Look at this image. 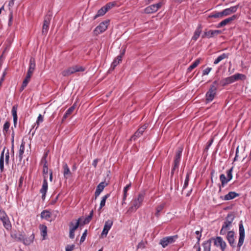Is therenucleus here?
Returning a JSON list of instances; mask_svg holds the SVG:
<instances>
[{
	"mask_svg": "<svg viewBox=\"0 0 251 251\" xmlns=\"http://www.w3.org/2000/svg\"><path fill=\"white\" fill-rule=\"evenodd\" d=\"M98 159H95L93 163H92V165H93V166L95 167V168H96L97 166V164H98Z\"/></svg>",
	"mask_w": 251,
	"mask_h": 251,
	"instance_id": "774afa93",
	"label": "nucleus"
},
{
	"mask_svg": "<svg viewBox=\"0 0 251 251\" xmlns=\"http://www.w3.org/2000/svg\"><path fill=\"white\" fill-rule=\"evenodd\" d=\"M203 247V251H210L211 250V242L209 240L206 241L202 244Z\"/></svg>",
	"mask_w": 251,
	"mask_h": 251,
	"instance_id": "f704fd0d",
	"label": "nucleus"
},
{
	"mask_svg": "<svg viewBox=\"0 0 251 251\" xmlns=\"http://www.w3.org/2000/svg\"><path fill=\"white\" fill-rule=\"evenodd\" d=\"M200 63V59H196L188 68V71L190 72L195 68Z\"/></svg>",
	"mask_w": 251,
	"mask_h": 251,
	"instance_id": "4c0bfd02",
	"label": "nucleus"
},
{
	"mask_svg": "<svg viewBox=\"0 0 251 251\" xmlns=\"http://www.w3.org/2000/svg\"><path fill=\"white\" fill-rule=\"evenodd\" d=\"M238 7V6L236 5L226 8L222 11V13L224 14V16L229 15L232 13H235L237 10Z\"/></svg>",
	"mask_w": 251,
	"mask_h": 251,
	"instance_id": "dca6fc26",
	"label": "nucleus"
},
{
	"mask_svg": "<svg viewBox=\"0 0 251 251\" xmlns=\"http://www.w3.org/2000/svg\"><path fill=\"white\" fill-rule=\"evenodd\" d=\"M41 217L42 218L49 221L51 217V213L48 210H44L41 213Z\"/></svg>",
	"mask_w": 251,
	"mask_h": 251,
	"instance_id": "2f4dec72",
	"label": "nucleus"
},
{
	"mask_svg": "<svg viewBox=\"0 0 251 251\" xmlns=\"http://www.w3.org/2000/svg\"><path fill=\"white\" fill-rule=\"evenodd\" d=\"M87 230L86 229V230H85V231H84V232L82 234V235L81 237L80 240V243H83L85 241V240L86 239V237L87 236Z\"/></svg>",
	"mask_w": 251,
	"mask_h": 251,
	"instance_id": "5fc2aeb1",
	"label": "nucleus"
},
{
	"mask_svg": "<svg viewBox=\"0 0 251 251\" xmlns=\"http://www.w3.org/2000/svg\"><path fill=\"white\" fill-rule=\"evenodd\" d=\"M69 237L71 239H73L75 237V231L70 229Z\"/></svg>",
	"mask_w": 251,
	"mask_h": 251,
	"instance_id": "0e129e2a",
	"label": "nucleus"
},
{
	"mask_svg": "<svg viewBox=\"0 0 251 251\" xmlns=\"http://www.w3.org/2000/svg\"><path fill=\"white\" fill-rule=\"evenodd\" d=\"M222 33L220 30H210L204 32L203 34L202 35V38H204L207 37L208 38H212L214 36H217Z\"/></svg>",
	"mask_w": 251,
	"mask_h": 251,
	"instance_id": "1a4fd4ad",
	"label": "nucleus"
},
{
	"mask_svg": "<svg viewBox=\"0 0 251 251\" xmlns=\"http://www.w3.org/2000/svg\"><path fill=\"white\" fill-rule=\"evenodd\" d=\"M164 206H165V203H162L160 205H158L156 207V213H155V215L156 216H157V217L159 216L160 212H161L162 210V209L164 207Z\"/></svg>",
	"mask_w": 251,
	"mask_h": 251,
	"instance_id": "c03bdc74",
	"label": "nucleus"
},
{
	"mask_svg": "<svg viewBox=\"0 0 251 251\" xmlns=\"http://www.w3.org/2000/svg\"><path fill=\"white\" fill-rule=\"evenodd\" d=\"M106 13L104 7H102L98 11L97 14L94 17V19H96L98 17L104 15Z\"/></svg>",
	"mask_w": 251,
	"mask_h": 251,
	"instance_id": "72a5a7b5",
	"label": "nucleus"
},
{
	"mask_svg": "<svg viewBox=\"0 0 251 251\" xmlns=\"http://www.w3.org/2000/svg\"><path fill=\"white\" fill-rule=\"evenodd\" d=\"M224 16V14L222 13V11L220 12H217L215 13L214 14L212 15L210 17L212 18H219V17H222Z\"/></svg>",
	"mask_w": 251,
	"mask_h": 251,
	"instance_id": "864d4df0",
	"label": "nucleus"
},
{
	"mask_svg": "<svg viewBox=\"0 0 251 251\" xmlns=\"http://www.w3.org/2000/svg\"><path fill=\"white\" fill-rule=\"evenodd\" d=\"M93 216V210H92L90 213L89 215L86 217V218L84 219L83 221L84 224H88L90 222V221L91 220L92 217Z\"/></svg>",
	"mask_w": 251,
	"mask_h": 251,
	"instance_id": "79ce46f5",
	"label": "nucleus"
},
{
	"mask_svg": "<svg viewBox=\"0 0 251 251\" xmlns=\"http://www.w3.org/2000/svg\"><path fill=\"white\" fill-rule=\"evenodd\" d=\"M162 5L161 2H158L156 4H152L147 7L144 9V12L146 14H151L156 12L159 8Z\"/></svg>",
	"mask_w": 251,
	"mask_h": 251,
	"instance_id": "7ed1b4c3",
	"label": "nucleus"
},
{
	"mask_svg": "<svg viewBox=\"0 0 251 251\" xmlns=\"http://www.w3.org/2000/svg\"><path fill=\"white\" fill-rule=\"evenodd\" d=\"M35 59L33 58H31L30 59L29 61V68L27 71V73L31 74L32 75L35 68Z\"/></svg>",
	"mask_w": 251,
	"mask_h": 251,
	"instance_id": "5701e85b",
	"label": "nucleus"
},
{
	"mask_svg": "<svg viewBox=\"0 0 251 251\" xmlns=\"http://www.w3.org/2000/svg\"><path fill=\"white\" fill-rule=\"evenodd\" d=\"M61 74L63 76H69L73 74H72V72H71L70 68L69 67L68 69L63 71L61 73Z\"/></svg>",
	"mask_w": 251,
	"mask_h": 251,
	"instance_id": "49530a36",
	"label": "nucleus"
},
{
	"mask_svg": "<svg viewBox=\"0 0 251 251\" xmlns=\"http://www.w3.org/2000/svg\"><path fill=\"white\" fill-rule=\"evenodd\" d=\"M40 229L41 235L43 236V239H45L46 236L47 235V227L45 225H40Z\"/></svg>",
	"mask_w": 251,
	"mask_h": 251,
	"instance_id": "473e14b6",
	"label": "nucleus"
},
{
	"mask_svg": "<svg viewBox=\"0 0 251 251\" xmlns=\"http://www.w3.org/2000/svg\"><path fill=\"white\" fill-rule=\"evenodd\" d=\"M234 219V216L232 214H228L224 222L231 225V223H232Z\"/></svg>",
	"mask_w": 251,
	"mask_h": 251,
	"instance_id": "e433bc0d",
	"label": "nucleus"
},
{
	"mask_svg": "<svg viewBox=\"0 0 251 251\" xmlns=\"http://www.w3.org/2000/svg\"><path fill=\"white\" fill-rule=\"evenodd\" d=\"M239 238L238 243V247L240 248L244 242L245 238V230L242 221L239 223Z\"/></svg>",
	"mask_w": 251,
	"mask_h": 251,
	"instance_id": "39448f33",
	"label": "nucleus"
},
{
	"mask_svg": "<svg viewBox=\"0 0 251 251\" xmlns=\"http://www.w3.org/2000/svg\"><path fill=\"white\" fill-rule=\"evenodd\" d=\"M110 196L109 194H107L104 196L101 200L100 203V208H101L102 207H103L105 204V201L106 199Z\"/></svg>",
	"mask_w": 251,
	"mask_h": 251,
	"instance_id": "37998d69",
	"label": "nucleus"
},
{
	"mask_svg": "<svg viewBox=\"0 0 251 251\" xmlns=\"http://www.w3.org/2000/svg\"><path fill=\"white\" fill-rule=\"evenodd\" d=\"M75 109V105L70 107L65 112L62 118V120L64 121L67 119L68 116L71 115Z\"/></svg>",
	"mask_w": 251,
	"mask_h": 251,
	"instance_id": "7c9ffc66",
	"label": "nucleus"
},
{
	"mask_svg": "<svg viewBox=\"0 0 251 251\" xmlns=\"http://www.w3.org/2000/svg\"><path fill=\"white\" fill-rule=\"evenodd\" d=\"M31 75L32 74L27 73L25 79L24 80L22 86L20 88V91H22L25 89V88L27 86L28 83L29 82L30 79Z\"/></svg>",
	"mask_w": 251,
	"mask_h": 251,
	"instance_id": "b1692460",
	"label": "nucleus"
},
{
	"mask_svg": "<svg viewBox=\"0 0 251 251\" xmlns=\"http://www.w3.org/2000/svg\"><path fill=\"white\" fill-rule=\"evenodd\" d=\"M7 215L5 212L4 211L0 210V220H2V219H4L5 217H6Z\"/></svg>",
	"mask_w": 251,
	"mask_h": 251,
	"instance_id": "052dcab7",
	"label": "nucleus"
},
{
	"mask_svg": "<svg viewBox=\"0 0 251 251\" xmlns=\"http://www.w3.org/2000/svg\"><path fill=\"white\" fill-rule=\"evenodd\" d=\"M1 222H2L3 226L7 229L9 230L11 228V225L10 221L9 220V219L7 216L6 217H5L4 219H2V220H0Z\"/></svg>",
	"mask_w": 251,
	"mask_h": 251,
	"instance_id": "6ab92c4d",
	"label": "nucleus"
},
{
	"mask_svg": "<svg viewBox=\"0 0 251 251\" xmlns=\"http://www.w3.org/2000/svg\"><path fill=\"white\" fill-rule=\"evenodd\" d=\"M10 127V123L8 122L5 123L3 126V133L4 135H6V133L8 132Z\"/></svg>",
	"mask_w": 251,
	"mask_h": 251,
	"instance_id": "a18cd8bd",
	"label": "nucleus"
},
{
	"mask_svg": "<svg viewBox=\"0 0 251 251\" xmlns=\"http://www.w3.org/2000/svg\"><path fill=\"white\" fill-rule=\"evenodd\" d=\"M189 175H188V174H187L186 176V177L185 178L184 183V185L183 186V189H185L187 187V186L188 185V183H189Z\"/></svg>",
	"mask_w": 251,
	"mask_h": 251,
	"instance_id": "6e6d98bb",
	"label": "nucleus"
},
{
	"mask_svg": "<svg viewBox=\"0 0 251 251\" xmlns=\"http://www.w3.org/2000/svg\"><path fill=\"white\" fill-rule=\"evenodd\" d=\"M48 188V182H47V176H45V179H44L43 183L42 188L40 190V193L42 194V198L44 199L46 196V192Z\"/></svg>",
	"mask_w": 251,
	"mask_h": 251,
	"instance_id": "9b49d317",
	"label": "nucleus"
},
{
	"mask_svg": "<svg viewBox=\"0 0 251 251\" xmlns=\"http://www.w3.org/2000/svg\"><path fill=\"white\" fill-rule=\"evenodd\" d=\"M239 194L235 192H230L225 195L224 200L226 201L232 200L238 196Z\"/></svg>",
	"mask_w": 251,
	"mask_h": 251,
	"instance_id": "cd10ccee",
	"label": "nucleus"
},
{
	"mask_svg": "<svg viewBox=\"0 0 251 251\" xmlns=\"http://www.w3.org/2000/svg\"><path fill=\"white\" fill-rule=\"evenodd\" d=\"M109 21H105L100 23L94 30L95 34L96 35L100 34L104 32L107 28Z\"/></svg>",
	"mask_w": 251,
	"mask_h": 251,
	"instance_id": "20e7f679",
	"label": "nucleus"
},
{
	"mask_svg": "<svg viewBox=\"0 0 251 251\" xmlns=\"http://www.w3.org/2000/svg\"><path fill=\"white\" fill-rule=\"evenodd\" d=\"M25 142L22 141V143L20 147L18 153V158L20 161H21L23 158V154L25 152Z\"/></svg>",
	"mask_w": 251,
	"mask_h": 251,
	"instance_id": "aec40b11",
	"label": "nucleus"
},
{
	"mask_svg": "<svg viewBox=\"0 0 251 251\" xmlns=\"http://www.w3.org/2000/svg\"><path fill=\"white\" fill-rule=\"evenodd\" d=\"M211 70H212L211 68L208 67V68H206L205 69H204L203 71L202 75H208V74L210 73V72L211 71Z\"/></svg>",
	"mask_w": 251,
	"mask_h": 251,
	"instance_id": "bf43d9fd",
	"label": "nucleus"
},
{
	"mask_svg": "<svg viewBox=\"0 0 251 251\" xmlns=\"http://www.w3.org/2000/svg\"><path fill=\"white\" fill-rule=\"evenodd\" d=\"M51 19L50 15H47L45 17L42 28V33L44 35L47 34L48 32Z\"/></svg>",
	"mask_w": 251,
	"mask_h": 251,
	"instance_id": "6e6552de",
	"label": "nucleus"
},
{
	"mask_svg": "<svg viewBox=\"0 0 251 251\" xmlns=\"http://www.w3.org/2000/svg\"><path fill=\"white\" fill-rule=\"evenodd\" d=\"M122 55H118L112 62L111 68L112 70H114V68L122 61Z\"/></svg>",
	"mask_w": 251,
	"mask_h": 251,
	"instance_id": "c756f323",
	"label": "nucleus"
},
{
	"mask_svg": "<svg viewBox=\"0 0 251 251\" xmlns=\"http://www.w3.org/2000/svg\"><path fill=\"white\" fill-rule=\"evenodd\" d=\"M232 170H233V168H231L229 170H227L226 172L227 181H229L232 178Z\"/></svg>",
	"mask_w": 251,
	"mask_h": 251,
	"instance_id": "09e8293b",
	"label": "nucleus"
},
{
	"mask_svg": "<svg viewBox=\"0 0 251 251\" xmlns=\"http://www.w3.org/2000/svg\"><path fill=\"white\" fill-rule=\"evenodd\" d=\"M113 221L111 220H108L105 222L104 228L108 230V231L111 228L112 225H113Z\"/></svg>",
	"mask_w": 251,
	"mask_h": 251,
	"instance_id": "ea45409f",
	"label": "nucleus"
},
{
	"mask_svg": "<svg viewBox=\"0 0 251 251\" xmlns=\"http://www.w3.org/2000/svg\"><path fill=\"white\" fill-rule=\"evenodd\" d=\"M229 56V53H224L219 55L214 61V64H217L224 59H227Z\"/></svg>",
	"mask_w": 251,
	"mask_h": 251,
	"instance_id": "393cba45",
	"label": "nucleus"
},
{
	"mask_svg": "<svg viewBox=\"0 0 251 251\" xmlns=\"http://www.w3.org/2000/svg\"><path fill=\"white\" fill-rule=\"evenodd\" d=\"M231 226V225L224 222L220 230V234L225 235L227 233V231L229 229V227Z\"/></svg>",
	"mask_w": 251,
	"mask_h": 251,
	"instance_id": "bb28decb",
	"label": "nucleus"
},
{
	"mask_svg": "<svg viewBox=\"0 0 251 251\" xmlns=\"http://www.w3.org/2000/svg\"><path fill=\"white\" fill-rule=\"evenodd\" d=\"M234 82L235 81H234V78H233V76L232 75L230 76L227 77L226 78H223V79H222L221 81H220V83L222 86H224L227 85L228 84L232 83Z\"/></svg>",
	"mask_w": 251,
	"mask_h": 251,
	"instance_id": "f3484780",
	"label": "nucleus"
},
{
	"mask_svg": "<svg viewBox=\"0 0 251 251\" xmlns=\"http://www.w3.org/2000/svg\"><path fill=\"white\" fill-rule=\"evenodd\" d=\"M9 151L8 149H7L5 152V164L6 165L9 164Z\"/></svg>",
	"mask_w": 251,
	"mask_h": 251,
	"instance_id": "603ef678",
	"label": "nucleus"
},
{
	"mask_svg": "<svg viewBox=\"0 0 251 251\" xmlns=\"http://www.w3.org/2000/svg\"><path fill=\"white\" fill-rule=\"evenodd\" d=\"M214 244L216 246H220L223 251L226 249V243L221 237H217L216 238Z\"/></svg>",
	"mask_w": 251,
	"mask_h": 251,
	"instance_id": "ddd939ff",
	"label": "nucleus"
},
{
	"mask_svg": "<svg viewBox=\"0 0 251 251\" xmlns=\"http://www.w3.org/2000/svg\"><path fill=\"white\" fill-rule=\"evenodd\" d=\"M79 220L80 219L77 220L75 224H74L73 222H71L70 225V229H72V230L75 231L79 226Z\"/></svg>",
	"mask_w": 251,
	"mask_h": 251,
	"instance_id": "58836bf2",
	"label": "nucleus"
},
{
	"mask_svg": "<svg viewBox=\"0 0 251 251\" xmlns=\"http://www.w3.org/2000/svg\"><path fill=\"white\" fill-rule=\"evenodd\" d=\"M237 18V16L236 15H233L232 16L226 18L222 22H221L217 25V27L219 28L222 26H224L226 25H227L230 22L234 21Z\"/></svg>",
	"mask_w": 251,
	"mask_h": 251,
	"instance_id": "f8f14e48",
	"label": "nucleus"
},
{
	"mask_svg": "<svg viewBox=\"0 0 251 251\" xmlns=\"http://www.w3.org/2000/svg\"><path fill=\"white\" fill-rule=\"evenodd\" d=\"M43 121H44V117L41 114H40L37 118V121L36 122V125H37L36 128H37L39 126L40 124L42 123L43 122Z\"/></svg>",
	"mask_w": 251,
	"mask_h": 251,
	"instance_id": "de8ad7c7",
	"label": "nucleus"
},
{
	"mask_svg": "<svg viewBox=\"0 0 251 251\" xmlns=\"http://www.w3.org/2000/svg\"><path fill=\"white\" fill-rule=\"evenodd\" d=\"M108 230L103 227V230L101 233V236L102 237H106L108 233Z\"/></svg>",
	"mask_w": 251,
	"mask_h": 251,
	"instance_id": "680f3d73",
	"label": "nucleus"
},
{
	"mask_svg": "<svg viewBox=\"0 0 251 251\" xmlns=\"http://www.w3.org/2000/svg\"><path fill=\"white\" fill-rule=\"evenodd\" d=\"M145 193L141 192L133 199L131 202V206L127 210V212L131 213L135 212L142 205V202L144 200Z\"/></svg>",
	"mask_w": 251,
	"mask_h": 251,
	"instance_id": "f257e3e1",
	"label": "nucleus"
},
{
	"mask_svg": "<svg viewBox=\"0 0 251 251\" xmlns=\"http://www.w3.org/2000/svg\"><path fill=\"white\" fill-rule=\"evenodd\" d=\"M220 179L221 181L222 186L224 187L225 184L227 183L229 181H227V178H226L224 174H221L220 176Z\"/></svg>",
	"mask_w": 251,
	"mask_h": 251,
	"instance_id": "a19ab883",
	"label": "nucleus"
},
{
	"mask_svg": "<svg viewBox=\"0 0 251 251\" xmlns=\"http://www.w3.org/2000/svg\"><path fill=\"white\" fill-rule=\"evenodd\" d=\"M147 126L145 125L141 127L138 129V130L143 134V133L144 132L145 130L146 129Z\"/></svg>",
	"mask_w": 251,
	"mask_h": 251,
	"instance_id": "69168bd1",
	"label": "nucleus"
},
{
	"mask_svg": "<svg viewBox=\"0 0 251 251\" xmlns=\"http://www.w3.org/2000/svg\"><path fill=\"white\" fill-rule=\"evenodd\" d=\"M216 91L215 86H210L209 90L206 94V100L207 102L211 101L214 99Z\"/></svg>",
	"mask_w": 251,
	"mask_h": 251,
	"instance_id": "0eeeda50",
	"label": "nucleus"
},
{
	"mask_svg": "<svg viewBox=\"0 0 251 251\" xmlns=\"http://www.w3.org/2000/svg\"><path fill=\"white\" fill-rule=\"evenodd\" d=\"M142 133H141L138 130L134 133V134L131 137V140H135L138 137H140Z\"/></svg>",
	"mask_w": 251,
	"mask_h": 251,
	"instance_id": "3c124183",
	"label": "nucleus"
},
{
	"mask_svg": "<svg viewBox=\"0 0 251 251\" xmlns=\"http://www.w3.org/2000/svg\"><path fill=\"white\" fill-rule=\"evenodd\" d=\"M106 185V184L105 182H101L98 185L95 193V199H97V198L99 196Z\"/></svg>",
	"mask_w": 251,
	"mask_h": 251,
	"instance_id": "2eb2a0df",
	"label": "nucleus"
},
{
	"mask_svg": "<svg viewBox=\"0 0 251 251\" xmlns=\"http://www.w3.org/2000/svg\"><path fill=\"white\" fill-rule=\"evenodd\" d=\"M43 177H44V179H45V176H48V167H43Z\"/></svg>",
	"mask_w": 251,
	"mask_h": 251,
	"instance_id": "4d7b16f0",
	"label": "nucleus"
},
{
	"mask_svg": "<svg viewBox=\"0 0 251 251\" xmlns=\"http://www.w3.org/2000/svg\"><path fill=\"white\" fill-rule=\"evenodd\" d=\"M177 239L178 236L177 235L165 237L160 240L159 244L164 248L168 245L175 242Z\"/></svg>",
	"mask_w": 251,
	"mask_h": 251,
	"instance_id": "f03ea898",
	"label": "nucleus"
},
{
	"mask_svg": "<svg viewBox=\"0 0 251 251\" xmlns=\"http://www.w3.org/2000/svg\"><path fill=\"white\" fill-rule=\"evenodd\" d=\"M75 246L74 245H68L66 247V251H72L74 250Z\"/></svg>",
	"mask_w": 251,
	"mask_h": 251,
	"instance_id": "e2e57ef3",
	"label": "nucleus"
},
{
	"mask_svg": "<svg viewBox=\"0 0 251 251\" xmlns=\"http://www.w3.org/2000/svg\"><path fill=\"white\" fill-rule=\"evenodd\" d=\"M47 154L46 153L42 159V162L43 163V167H48L47 161L46 160Z\"/></svg>",
	"mask_w": 251,
	"mask_h": 251,
	"instance_id": "13d9d810",
	"label": "nucleus"
},
{
	"mask_svg": "<svg viewBox=\"0 0 251 251\" xmlns=\"http://www.w3.org/2000/svg\"><path fill=\"white\" fill-rule=\"evenodd\" d=\"M72 74H74L76 72H84L85 70V68L81 66L75 65L70 67Z\"/></svg>",
	"mask_w": 251,
	"mask_h": 251,
	"instance_id": "4be33fe9",
	"label": "nucleus"
},
{
	"mask_svg": "<svg viewBox=\"0 0 251 251\" xmlns=\"http://www.w3.org/2000/svg\"><path fill=\"white\" fill-rule=\"evenodd\" d=\"M63 175L65 178H68L71 176V172L70 169L66 163L63 164Z\"/></svg>",
	"mask_w": 251,
	"mask_h": 251,
	"instance_id": "412c9836",
	"label": "nucleus"
},
{
	"mask_svg": "<svg viewBox=\"0 0 251 251\" xmlns=\"http://www.w3.org/2000/svg\"><path fill=\"white\" fill-rule=\"evenodd\" d=\"M234 81L238 80H244L246 79V76L242 74L236 73L233 75Z\"/></svg>",
	"mask_w": 251,
	"mask_h": 251,
	"instance_id": "c85d7f7f",
	"label": "nucleus"
},
{
	"mask_svg": "<svg viewBox=\"0 0 251 251\" xmlns=\"http://www.w3.org/2000/svg\"><path fill=\"white\" fill-rule=\"evenodd\" d=\"M18 105L17 104L14 105L12 107V109L11 110V113L13 117V123H14V127H16L17 120H18V116H17V109H18Z\"/></svg>",
	"mask_w": 251,
	"mask_h": 251,
	"instance_id": "4468645a",
	"label": "nucleus"
},
{
	"mask_svg": "<svg viewBox=\"0 0 251 251\" xmlns=\"http://www.w3.org/2000/svg\"><path fill=\"white\" fill-rule=\"evenodd\" d=\"M195 233L197 235V238L198 239V242H199L201 237V233L199 231H196Z\"/></svg>",
	"mask_w": 251,
	"mask_h": 251,
	"instance_id": "338daca9",
	"label": "nucleus"
},
{
	"mask_svg": "<svg viewBox=\"0 0 251 251\" xmlns=\"http://www.w3.org/2000/svg\"><path fill=\"white\" fill-rule=\"evenodd\" d=\"M24 179V177L23 176H21L20 177V179L19 180V183H18V190L22 189Z\"/></svg>",
	"mask_w": 251,
	"mask_h": 251,
	"instance_id": "8fccbe9b",
	"label": "nucleus"
},
{
	"mask_svg": "<svg viewBox=\"0 0 251 251\" xmlns=\"http://www.w3.org/2000/svg\"><path fill=\"white\" fill-rule=\"evenodd\" d=\"M116 1H112L109 2L107 3L106 5L103 6L104 9H105L106 11L107 12L108 10L111 9L113 7L115 6L116 5Z\"/></svg>",
	"mask_w": 251,
	"mask_h": 251,
	"instance_id": "c9c22d12",
	"label": "nucleus"
},
{
	"mask_svg": "<svg viewBox=\"0 0 251 251\" xmlns=\"http://www.w3.org/2000/svg\"><path fill=\"white\" fill-rule=\"evenodd\" d=\"M226 239L232 248H234L235 247L234 232L232 231H229L227 232Z\"/></svg>",
	"mask_w": 251,
	"mask_h": 251,
	"instance_id": "9d476101",
	"label": "nucleus"
},
{
	"mask_svg": "<svg viewBox=\"0 0 251 251\" xmlns=\"http://www.w3.org/2000/svg\"><path fill=\"white\" fill-rule=\"evenodd\" d=\"M182 152V149L179 148L176 151V154L175 155V160H174V167L172 170V173H174V171L175 170L176 168H178L180 158L181 156V154Z\"/></svg>",
	"mask_w": 251,
	"mask_h": 251,
	"instance_id": "423d86ee",
	"label": "nucleus"
},
{
	"mask_svg": "<svg viewBox=\"0 0 251 251\" xmlns=\"http://www.w3.org/2000/svg\"><path fill=\"white\" fill-rule=\"evenodd\" d=\"M201 25H199V26L197 27V29H196L194 36L192 37V39L196 41L198 38L199 37L201 33Z\"/></svg>",
	"mask_w": 251,
	"mask_h": 251,
	"instance_id": "a878e982",
	"label": "nucleus"
},
{
	"mask_svg": "<svg viewBox=\"0 0 251 251\" xmlns=\"http://www.w3.org/2000/svg\"><path fill=\"white\" fill-rule=\"evenodd\" d=\"M6 147H4L0 156V170L1 173L4 171V153L6 152Z\"/></svg>",
	"mask_w": 251,
	"mask_h": 251,
	"instance_id": "a211bd4d",
	"label": "nucleus"
}]
</instances>
